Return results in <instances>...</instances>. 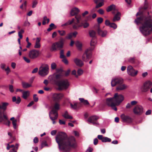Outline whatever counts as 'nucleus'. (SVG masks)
<instances>
[{
    "label": "nucleus",
    "instance_id": "obj_11",
    "mask_svg": "<svg viewBox=\"0 0 152 152\" xmlns=\"http://www.w3.org/2000/svg\"><path fill=\"white\" fill-rule=\"evenodd\" d=\"M60 105L58 102H56L51 107V110L49 113L52 114L53 115L58 114V111L60 109Z\"/></svg>",
    "mask_w": 152,
    "mask_h": 152
},
{
    "label": "nucleus",
    "instance_id": "obj_26",
    "mask_svg": "<svg viewBox=\"0 0 152 152\" xmlns=\"http://www.w3.org/2000/svg\"><path fill=\"white\" fill-rule=\"evenodd\" d=\"M20 98L18 96L17 99L15 96H13L12 98V101L13 102H15L17 104H19L21 102Z\"/></svg>",
    "mask_w": 152,
    "mask_h": 152
},
{
    "label": "nucleus",
    "instance_id": "obj_1",
    "mask_svg": "<svg viewBox=\"0 0 152 152\" xmlns=\"http://www.w3.org/2000/svg\"><path fill=\"white\" fill-rule=\"evenodd\" d=\"M56 140L60 150L62 151L68 152L71 148H75L76 146L75 138L73 136L68 137L66 134L63 132L58 133Z\"/></svg>",
    "mask_w": 152,
    "mask_h": 152
},
{
    "label": "nucleus",
    "instance_id": "obj_2",
    "mask_svg": "<svg viewBox=\"0 0 152 152\" xmlns=\"http://www.w3.org/2000/svg\"><path fill=\"white\" fill-rule=\"evenodd\" d=\"M144 20L142 26L140 28L141 32L144 36H147L151 34L152 30V20L151 18H145L143 16H141L135 20L134 22L137 24L142 23Z\"/></svg>",
    "mask_w": 152,
    "mask_h": 152
},
{
    "label": "nucleus",
    "instance_id": "obj_27",
    "mask_svg": "<svg viewBox=\"0 0 152 152\" xmlns=\"http://www.w3.org/2000/svg\"><path fill=\"white\" fill-rule=\"evenodd\" d=\"M22 97L25 99H26L29 96L30 92L29 91H23L22 92Z\"/></svg>",
    "mask_w": 152,
    "mask_h": 152
},
{
    "label": "nucleus",
    "instance_id": "obj_53",
    "mask_svg": "<svg viewBox=\"0 0 152 152\" xmlns=\"http://www.w3.org/2000/svg\"><path fill=\"white\" fill-rule=\"evenodd\" d=\"M97 21L98 23H101L102 22L103 19L102 18L99 17L97 18Z\"/></svg>",
    "mask_w": 152,
    "mask_h": 152
},
{
    "label": "nucleus",
    "instance_id": "obj_60",
    "mask_svg": "<svg viewBox=\"0 0 152 152\" xmlns=\"http://www.w3.org/2000/svg\"><path fill=\"white\" fill-rule=\"evenodd\" d=\"M82 25V26H83L84 28H86L89 26V24L88 23L86 22L84 23Z\"/></svg>",
    "mask_w": 152,
    "mask_h": 152
},
{
    "label": "nucleus",
    "instance_id": "obj_56",
    "mask_svg": "<svg viewBox=\"0 0 152 152\" xmlns=\"http://www.w3.org/2000/svg\"><path fill=\"white\" fill-rule=\"evenodd\" d=\"M62 61L64 62L65 64H68V61L67 59L66 58V57L64 58H63Z\"/></svg>",
    "mask_w": 152,
    "mask_h": 152
},
{
    "label": "nucleus",
    "instance_id": "obj_42",
    "mask_svg": "<svg viewBox=\"0 0 152 152\" xmlns=\"http://www.w3.org/2000/svg\"><path fill=\"white\" fill-rule=\"evenodd\" d=\"M46 146H48V144L47 143V142L45 141L44 140L42 142L41 146V148L42 149L43 147Z\"/></svg>",
    "mask_w": 152,
    "mask_h": 152
},
{
    "label": "nucleus",
    "instance_id": "obj_14",
    "mask_svg": "<svg viewBox=\"0 0 152 152\" xmlns=\"http://www.w3.org/2000/svg\"><path fill=\"white\" fill-rule=\"evenodd\" d=\"M64 96V95L61 93H54L52 96L53 100L56 102H58Z\"/></svg>",
    "mask_w": 152,
    "mask_h": 152
},
{
    "label": "nucleus",
    "instance_id": "obj_40",
    "mask_svg": "<svg viewBox=\"0 0 152 152\" xmlns=\"http://www.w3.org/2000/svg\"><path fill=\"white\" fill-rule=\"evenodd\" d=\"M17 120H13V121H12L13 127L15 129H16L17 128Z\"/></svg>",
    "mask_w": 152,
    "mask_h": 152
},
{
    "label": "nucleus",
    "instance_id": "obj_22",
    "mask_svg": "<svg viewBox=\"0 0 152 152\" xmlns=\"http://www.w3.org/2000/svg\"><path fill=\"white\" fill-rule=\"evenodd\" d=\"M79 12L80 10L78 8L75 7L71 10L70 14L71 16H73L77 14Z\"/></svg>",
    "mask_w": 152,
    "mask_h": 152
},
{
    "label": "nucleus",
    "instance_id": "obj_61",
    "mask_svg": "<svg viewBox=\"0 0 152 152\" xmlns=\"http://www.w3.org/2000/svg\"><path fill=\"white\" fill-rule=\"evenodd\" d=\"M74 20L75 19L74 18H72L71 20H68V21L67 22L68 23V25H71V24H72L74 22Z\"/></svg>",
    "mask_w": 152,
    "mask_h": 152
},
{
    "label": "nucleus",
    "instance_id": "obj_62",
    "mask_svg": "<svg viewBox=\"0 0 152 152\" xmlns=\"http://www.w3.org/2000/svg\"><path fill=\"white\" fill-rule=\"evenodd\" d=\"M129 61L131 63H134V58H130L129 60Z\"/></svg>",
    "mask_w": 152,
    "mask_h": 152
},
{
    "label": "nucleus",
    "instance_id": "obj_23",
    "mask_svg": "<svg viewBox=\"0 0 152 152\" xmlns=\"http://www.w3.org/2000/svg\"><path fill=\"white\" fill-rule=\"evenodd\" d=\"M115 12L116 13V14L115 15L113 20V22L119 20L120 19L121 13L120 12H119L118 10L116 12Z\"/></svg>",
    "mask_w": 152,
    "mask_h": 152
},
{
    "label": "nucleus",
    "instance_id": "obj_36",
    "mask_svg": "<svg viewBox=\"0 0 152 152\" xmlns=\"http://www.w3.org/2000/svg\"><path fill=\"white\" fill-rule=\"evenodd\" d=\"M71 107L72 109H76L77 108V104L76 102L74 103V104H73L71 103H70Z\"/></svg>",
    "mask_w": 152,
    "mask_h": 152
},
{
    "label": "nucleus",
    "instance_id": "obj_37",
    "mask_svg": "<svg viewBox=\"0 0 152 152\" xmlns=\"http://www.w3.org/2000/svg\"><path fill=\"white\" fill-rule=\"evenodd\" d=\"M111 141V140L107 137H104L102 142H110Z\"/></svg>",
    "mask_w": 152,
    "mask_h": 152
},
{
    "label": "nucleus",
    "instance_id": "obj_47",
    "mask_svg": "<svg viewBox=\"0 0 152 152\" xmlns=\"http://www.w3.org/2000/svg\"><path fill=\"white\" fill-rule=\"evenodd\" d=\"M56 67V65L54 62L52 63L51 64V68L52 69H55Z\"/></svg>",
    "mask_w": 152,
    "mask_h": 152
},
{
    "label": "nucleus",
    "instance_id": "obj_8",
    "mask_svg": "<svg viewBox=\"0 0 152 152\" xmlns=\"http://www.w3.org/2000/svg\"><path fill=\"white\" fill-rule=\"evenodd\" d=\"M152 86V82L150 81H147L145 82L140 88L141 92H146L148 91Z\"/></svg>",
    "mask_w": 152,
    "mask_h": 152
},
{
    "label": "nucleus",
    "instance_id": "obj_48",
    "mask_svg": "<svg viewBox=\"0 0 152 152\" xmlns=\"http://www.w3.org/2000/svg\"><path fill=\"white\" fill-rule=\"evenodd\" d=\"M110 27L113 28L114 29H115L117 28V26L115 23H111Z\"/></svg>",
    "mask_w": 152,
    "mask_h": 152
},
{
    "label": "nucleus",
    "instance_id": "obj_41",
    "mask_svg": "<svg viewBox=\"0 0 152 152\" xmlns=\"http://www.w3.org/2000/svg\"><path fill=\"white\" fill-rule=\"evenodd\" d=\"M75 18L77 20V23H79L81 19V16L80 15H77L75 16Z\"/></svg>",
    "mask_w": 152,
    "mask_h": 152
},
{
    "label": "nucleus",
    "instance_id": "obj_33",
    "mask_svg": "<svg viewBox=\"0 0 152 152\" xmlns=\"http://www.w3.org/2000/svg\"><path fill=\"white\" fill-rule=\"evenodd\" d=\"M79 100L80 102L83 103V104L84 105H86L89 104V103L88 100H85L83 98H79Z\"/></svg>",
    "mask_w": 152,
    "mask_h": 152
},
{
    "label": "nucleus",
    "instance_id": "obj_39",
    "mask_svg": "<svg viewBox=\"0 0 152 152\" xmlns=\"http://www.w3.org/2000/svg\"><path fill=\"white\" fill-rule=\"evenodd\" d=\"M96 44V40H94V39H92L91 42L90 44L91 46V47L90 48H94V46Z\"/></svg>",
    "mask_w": 152,
    "mask_h": 152
},
{
    "label": "nucleus",
    "instance_id": "obj_5",
    "mask_svg": "<svg viewBox=\"0 0 152 152\" xmlns=\"http://www.w3.org/2000/svg\"><path fill=\"white\" fill-rule=\"evenodd\" d=\"M94 48H89L87 49L82 56L83 60L85 62H87L92 56V51Z\"/></svg>",
    "mask_w": 152,
    "mask_h": 152
},
{
    "label": "nucleus",
    "instance_id": "obj_19",
    "mask_svg": "<svg viewBox=\"0 0 152 152\" xmlns=\"http://www.w3.org/2000/svg\"><path fill=\"white\" fill-rule=\"evenodd\" d=\"M74 61L75 64L79 67H82L84 65L83 62L78 58H75L74 59Z\"/></svg>",
    "mask_w": 152,
    "mask_h": 152
},
{
    "label": "nucleus",
    "instance_id": "obj_57",
    "mask_svg": "<svg viewBox=\"0 0 152 152\" xmlns=\"http://www.w3.org/2000/svg\"><path fill=\"white\" fill-rule=\"evenodd\" d=\"M131 104L132 106H134L137 103V102L136 101H133L131 102Z\"/></svg>",
    "mask_w": 152,
    "mask_h": 152
},
{
    "label": "nucleus",
    "instance_id": "obj_24",
    "mask_svg": "<svg viewBox=\"0 0 152 152\" xmlns=\"http://www.w3.org/2000/svg\"><path fill=\"white\" fill-rule=\"evenodd\" d=\"M40 38L39 37L37 38L36 42L34 46V48H39L40 47L41 45L40 43Z\"/></svg>",
    "mask_w": 152,
    "mask_h": 152
},
{
    "label": "nucleus",
    "instance_id": "obj_35",
    "mask_svg": "<svg viewBox=\"0 0 152 152\" xmlns=\"http://www.w3.org/2000/svg\"><path fill=\"white\" fill-rule=\"evenodd\" d=\"M49 26L50 27L47 29V31H50L54 28H56V27L53 23H51L50 25Z\"/></svg>",
    "mask_w": 152,
    "mask_h": 152
},
{
    "label": "nucleus",
    "instance_id": "obj_54",
    "mask_svg": "<svg viewBox=\"0 0 152 152\" xmlns=\"http://www.w3.org/2000/svg\"><path fill=\"white\" fill-rule=\"evenodd\" d=\"M9 90L10 92H13L14 91L13 89V87L12 85H10L9 86Z\"/></svg>",
    "mask_w": 152,
    "mask_h": 152
},
{
    "label": "nucleus",
    "instance_id": "obj_10",
    "mask_svg": "<svg viewBox=\"0 0 152 152\" xmlns=\"http://www.w3.org/2000/svg\"><path fill=\"white\" fill-rule=\"evenodd\" d=\"M39 54L38 50L33 49L30 50L28 53V56L31 59H34L37 58Z\"/></svg>",
    "mask_w": 152,
    "mask_h": 152
},
{
    "label": "nucleus",
    "instance_id": "obj_58",
    "mask_svg": "<svg viewBox=\"0 0 152 152\" xmlns=\"http://www.w3.org/2000/svg\"><path fill=\"white\" fill-rule=\"evenodd\" d=\"M4 69L5 71L6 72V73L7 74H8L10 72V69L9 66H7V68L5 69Z\"/></svg>",
    "mask_w": 152,
    "mask_h": 152
},
{
    "label": "nucleus",
    "instance_id": "obj_16",
    "mask_svg": "<svg viewBox=\"0 0 152 152\" xmlns=\"http://www.w3.org/2000/svg\"><path fill=\"white\" fill-rule=\"evenodd\" d=\"M113 10L112 13L114 14L116 12H117L118 10L116 8L115 5L112 4L110 6H108L106 9V11L107 12H109Z\"/></svg>",
    "mask_w": 152,
    "mask_h": 152
},
{
    "label": "nucleus",
    "instance_id": "obj_38",
    "mask_svg": "<svg viewBox=\"0 0 152 152\" xmlns=\"http://www.w3.org/2000/svg\"><path fill=\"white\" fill-rule=\"evenodd\" d=\"M89 34L91 37H94L96 35V32L93 30L89 32Z\"/></svg>",
    "mask_w": 152,
    "mask_h": 152
},
{
    "label": "nucleus",
    "instance_id": "obj_46",
    "mask_svg": "<svg viewBox=\"0 0 152 152\" xmlns=\"http://www.w3.org/2000/svg\"><path fill=\"white\" fill-rule=\"evenodd\" d=\"M37 4L38 2L37 0H35L33 1L32 2V7L33 8L35 7Z\"/></svg>",
    "mask_w": 152,
    "mask_h": 152
},
{
    "label": "nucleus",
    "instance_id": "obj_51",
    "mask_svg": "<svg viewBox=\"0 0 152 152\" xmlns=\"http://www.w3.org/2000/svg\"><path fill=\"white\" fill-rule=\"evenodd\" d=\"M72 37V33L69 34L68 36L66 37L65 38L66 39H70Z\"/></svg>",
    "mask_w": 152,
    "mask_h": 152
},
{
    "label": "nucleus",
    "instance_id": "obj_12",
    "mask_svg": "<svg viewBox=\"0 0 152 152\" xmlns=\"http://www.w3.org/2000/svg\"><path fill=\"white\" fill-rule=\"evenodd\" d=\"M62 76L61 74L57 73L54 74L53 75L50 76L49 78L50 79V81H52L57 84L58 82H57V80L61 79Z\"/></svg>",
    "mask_w": 152,
    "mask_h": 152
},
{
    "label": "nucleus",
    "instance_id": "obj_52",
    "mask_svg": "<svg viewBox=\"0 0 152 152\" xmlns=\"http://www.w3.org/2000/svg\"><path fill=\"white\" fill-rule=\"evenodd\" d=\"M133 69V67L130 65L128 66L127 67V73H130V71L131 70Z\"/></svg>",
    "mask_w": 152,
    "mask_h": 152
},
{
    "label": "nucleus",
    "instance_id": "obj_18",
    "mask_svg": "<svg viewBox=\"0 0 152 152\" xmlns=\"http://www.w3.org/2000/svg\"><path fill=\"white\" fill-rule=\"evenodd\" d=\"M97 31L98 34L103 37H105L107 34V31L101 30L99 25L97 26Z\"/></svg>",
    "mask_w": 152,
    "mask_h": 152
},
{
    "label": "nucleus",
    "instance_id": "obj_28",
    "mask_svg": "<svg viewBox=\"0 0 152 152\" xmlns=\"http://www.w3.org/2000/svg\"><path fill=\"white\" fill-rule=\"evenodd\" d=\"M75 44L78 50L80 51L81 50V47H82V43L79 41H77L75 42Z\"/></svg>",
    "mask_w": 152,
    "mask_h": 152
},
{
    "label": "nucleus",
    "instance_id": "obj_9",
    "mask_svg": "<svg viewBox=\"0 0 152 152\" xmlns=\"http://www.w3.org/2000/svg\"><path fill=\"white\" fill-rule=\"evenodd\" d=\"M49 66L46 64L44 66H41L39 68V74L42 76H45L48 75L49 72Z\"/></svg>",
    "mask_w": 152,
    "mask_h": 152
},
{
    "label": "nucleus",
    "instance_id": "obj_63",
    "mask_svg": "<svg viewBox=\"0 0 152 152\" xmlns=\"http://www.w3.org/2000/svg\"><path fill=\"white\" fill-rule=\"evenodd\" d=\"M111 24V23H110V22L109 20H106L105 21V24L106 26H110Z\"/></svg>",
    "mask_w": 152,
    "mask_h": 152
},
{
    "label": "nucleus",
    "instance_id": "obj_55",
    "mask_svg": "<svg viewBox=\"0 0 152 152\" xmlns=\"http://www.w3.org/2000/svg\"><path fill=\"white\" fill-rule=\"evenodd\" d=\"M33 98L35 102H37L38 101V98L37 96V94H35L34 95Z\"/></svg>",
    "mask_w": 152,
    "mask_h": 152
},
{
    "label": "nucleus",
    "instance_id": "obj_4",
    "mask_svg": "<svg viewBox=\"0 0 152 152\" xmlns=\"http://www.w3.org/2000/svg\"><path fill=\"white\" fill-rule=\"evenodd\" d=\"M9 104V103L7 102L2 103L1 105L0 104V122L4 121V124L9 126L10 125V121L7 116L3 114L4 112L2 111L5 110L7 109V106Z\"/></svg>",
    "mask_w": 152,
    "mask_h": 152
},
{
    "label": "nucleus",
    "instance_id": "obj_3",
    "mask_svg": "<svg viewBox=\"0 0 152 152\" xmlns=\"http://www.w3.org/2000/svg\"><path fill=\"white\" fill-rule=\"evenodd\" d=\"M124 100V96L123 95L116 93L115 94L113 97L107 98L106 103L108 106L111 107L113 109L116 111L117 108L115 106L119 105Z\"/></svg>",
    "mask_w": 152,
    "mask_h": 152
},
{
    "label": "nucleus",
    "instance_id": "obj_15",
    "mask_svg": "<svg viewBox=\"0 0 152 152\" xmlns=\"http://www.w3.org/2000/svg\"><path fill=\"white\" fill-rule=\"evenodd\" d=\"M123 79L121 78H115L113 79L111 82V85L113 87L123 83Z\"/></svg>",
    "mask_w": 152,
    "mask_h": 152
},
{
    "label": "nucleus",
    "instance_id": "obj_20",
    "mask_svg": "<svg viewBox=\"0 0 152 152\" xmlns=\"http://www.w3.org/2000/svg\"><path fill=\"white\" fill-rule=\"evenodd\" d=\"M49 116L50 118L52 121L53 124H55L56 122L55 121V120L56 119L58 118V114L53 115L52 114L49 113Z\"/></svg>",
    "mask_w": 152,
    "mask_h": 152
},
{
    "label": "nucleus",
    "instance_id": "obj_6",
    "mask_svg": "<svg viewBox=\"0 0 152 152\" xmlns=\"http://www.w3.org/2000/svg\"><path fill=\"white\" fill-rule=\"evenodd\" d=\"M64 39L61 38L59 41L53 43L50 48V50L51 51H55L63 48L64 45Z\"/></svg>",
    "mask_w": 152,
    "mask_h": 152
},
{
    "label": "nucleus",
    "instance_id": "obj_50",
    "mask_svg": "<svg viewBox=\"0 0 152 152\" xmlns=\"http://www.w3.org/2000/svg\"><path fill=\"white\" fill-rule=\"evenodd\" d=\"M23 58L24 60L27 63H29L30 62V59L25 56H23Z\"/></svg>",
    "mask_w": 152,
    "mask_h": 152
},
{
    "label": "nucleus",
    "instance_id": "obj_64",
    "mask_svg": "<svg viewBox=\"0 0 152 152\" xmlns=\"http://www.w3.org/2000/svg\"><path fill=\"white\" fill-rule=\"evenodd\" d=\"M97 137L99 139L101 140L102 141L103 139V137L102 135H98Z\"/></svg>",
    "mask_w": 152,
    "mask_h": 152
},
{
    "label": "nucleus",
    "instance_id": "obj_7",
    "mask_svg": "<svg viewBox=\"0 0 152 152\" xmlns=\"http://www.w3.org/2000/svg\"><path fill=\"white\" fill-rule=\"evenodd\" d=\"M57 84L58 86V89L59 90L67 89L69 85L68 81L66 79L63 80L58 81Z\"/></svg>",
    "mask_w": 152,
    "mask_h": 152
},
{
    "label": "nucleus",
    "instance_id": "obj_29",
    "mask_svg": "<svg viewBox=\"0 0 152 152\" xmlns=\"http://www.w3.org/2000/svg\"><path fill=\"white\" fill-rule=\"evenodd\" d=\"M137 71H135L134 69H133L131 70L130 71V73L128 72V73L132 76H134L137 74Z\"/></svg>",
    "mask_w": 152,
    "mask_h": 152
},
{
    "label": "nucleus",
    "instance_id": "obj_49",
    "mask_svg": "<svg viewBox=\"0 0 152 152\" xmlns=\"http://www.w3.org/2000/svg\"><path fill=\"white\" fill-rule=\"evenodd\" d=\"M30 25V23L27 20L24 23L23 25L24 26H29Z\"/></svg>",
    "mask_w": 152,
    "mask_h": 152
},
{
    "label": "nucleus",
    "instance_id": "obj_44",
    "mask_svg": "<svg viewBox=\"0 0 152 152\" xmlns=\"http://www.w3.org/2000/svg\"><path fill=\"white\" fill-rule=\"evenodd\" d=\"M60 58H65V56L64 54V51L63 50H61L60 53Z\"/></svg>",
    "mask_w": 152,
    "mask_h": 152
},
{
    "label": "nucleus",
    "instance_id": "obj_34",
    "mask_svg": "<svg viewBox=\"0 0 152 152\" xmlns=\"http://www.w3.org/2000/svg\"><path fill=\"white\" fill-rule=\"evenodd\" d=\"M104 0H100V1L99 2V3L96 4V8H98L102 6L104 4Z\"/></svg>",
    "mask_w": 152,
    "mask_h": 152
},
{
    "label": "nucleus",
    "instance_id": "obj_31",
    "mask_svg": "<svg viewBox=\"0 0 152 152\" xmlns=\"http://www.w3.org/2000/svg\"><path fill=\"white\" fill-rule=\"evenodd\" d=\"M62 116L65 118L68 119H72V116L69 115L67 111L65 112L62 115Z\"/></svg>",
    "mask_w": 152,
    "mask_h": 152
},
{
    "label": "nucleus",
    "instance_id": "obj_59",
    "mask_svg": "<svg viewBox=\"0 0 152 152\" xmlns=\"http://www.w3.org/2000/svg\"><path fill=\"white\" fill-rule=\"evenodd\" d=\"M98 12L100 14H103L104 13V11L102 9H100L98 11Z\"/></svg>",
    "mask_w": 152,
    "mask_h": 152
},
{
    "label": "nucleus",
    "instance_id": "obj_30",
    "mask_svg": "<svg viewBox=\"0 0 152 152\" xmlns=\"http://www.w3.org/2000/svg\"><path fill=\"white\" fill-rule=\"evenodd\" d=\"M121 117L124 122H127L128 120L130 119V118L129 116H125L124 114L122 115Z\"/></svg>",
    "mask_w": 152,
    "mask_h": 152
},
{
    "label": "nucleus",
    "instance_id": "obj_17",
    "mask_svg": "<svg viewBox=\"0 0 152 152\" xmlns=\"http://www.w3.org/2000/svg\"><path fill=\"white\" fill-rule=\"evenodd\" d=\"M127 88V86L123 84V83L120 84L116 87V90L117 91H122L126 89Z\"/></svg>",
    "mask_w": 152,
    "mask_h": 152
},
{
    "label": "nucleus",
    "instance_id": "obj_43",
    "mask_svg": "<svg viewBox=\"0 0 152 152\" xmlns=\"http://www.w3.org/2000/svg\"><path fill=\"white\" fill-rule=\"evenodd\" d=\"M58 32L61 36H63L66 34V31L64 30H58Z\"/></svg>",
    "mask_w": 152,
    "mask_h": 152
},
{
    "label": "nucleus",
    "instance_id": "obj_13",
    "mask_svg": "<svg viewBox=\"0 0 152 152\" xmlns=\"http://www.w3.org/2000/svg\"><path fill=\"white\" fill-rule=\"evenodd\" d=\"M133 111L135 114L140 115L143 112V108L140 105H137L134 107Z\"/></svg>",
    "mask_w": 152,
    "mask_h": 152
},
{
    "label": "nucleus",
    "instance_id": "obj_32",
    "mask_svg": "<svg viewBox=\"0 0 152 152\" xmlns=\"http://www.w3.org/2000/svg\"><path fill=\"white\" fill-rule=\"evenodd\" d=\"M78 23L77 22L76 23L74 22V24L72 26L73 28L75 29H77L79 27L82 26L81 25H79Z\"/></svg>",
    "mask_w": 152,
    "mask_h": 152
},
{
    "label": "nucleus",
    "instance_id": "obj_25",
    "mask_svg": "<svg viewBox=\"0 0 152 152\" xmlns=\"http://www.w3.org/2000/svg\"><path fill=\"white\" fill-rule=\"evenodd\" d=\"M22 85L23 87L24 88H27L32 86L31 83H28L24 82H22Z\"/></svg>",
    "mask_w": 152,
    "mask_h": 152
},
{
    "label": "nucleus",
    "instance_id": "obj_21",
    "mask_svg": "<svg viewBox=\"0 0 152 152\" xmlns=\"http://www.w3.org/2000/svg\"><path fill=\"white\" fill-rule=\"evenodd\" d=\"M99 118V117L96 115H93L90 117L87 121L89 124L97 121Z\"/></svg>",
    "mask_w": 152,
    "mask_h": 152
},
{
    "label": "nucleus",
    "instance_id": "obj_45",
    "mask_svg": "<svg viewBox=\"0 0 152 152\" xmlns=\"http://www.w3.org/2000/svg\"><path fill=\"white\" fill-rule=\"evenodd\" d=\"M83 70L82 69H79L77 71V76H80L82 75L83 74Z\"/></svg>",
    "mask_w": 152,
    "mask_h": 152
}]
</instances>
